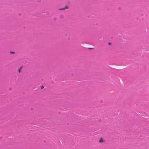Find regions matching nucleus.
Instances as JSON below:
<instances>
[{
	"instance_id": "nucleus-1",
	"label": "nucleus",
	"mask_w": 149,
	"mask_h": 149,
	"mask_svg": "<svg viewBox=\"0 0 149 149\" xmlns=\"http://www.w3.org/2000/svg\"><path fill=\"white\" fill-rule=\"evenodd\" d=\"M68 6H65L64 8H61L59 9L58 10H63L66 9H68Z\"/></svg>"
},
{
	"instance_id": "nucleus-2",
	"label": "nucleus",
	"mask_w": 149,
	"mask_h": 149,
	"mask_svg": "<svg viewBox=\"0 0 149 149\" xmlns=\"http://www.w3.org/2000/svg\"><path fill=\"white\" fill-rule=\"evenodd\" d=\"M104 141V140H103V139L102 138H100V140H99V142L100 143H102Z\"/></svg>"
},
{
	"instance_id": "nucleus-3",
	"label": "nucleus",
	"mask_w": 149,
	"mask_h": 149,
	"mask_svg": "<svg viewBox=\"0 0 149 149\" xmlns=\"http://www.w3.org/2000/svg\"><path fill=\"white\" fill-rule=\"evenodd\" d=\"M21 68H22L21 67V68H20L19 69V70H18V72H19V73L20 72H20V70H21Z\"/></svg>"
},
{
	"instance_id": "nucleus-4",
	"label": "nucleus",
	"mask_w": 149,
	"mask_h": 149,
	"mask_svg": "<svg viewBox=\"0 0 149 149\" xmlns=\"http://www.w3.org/2000/svg\"><path fill=\"white\" fill-rule=\"evenodd\" d=\"M10 53L11 54H14L15 53V52H10Z\"/></svg>"
},
{
	"instance_id": "nucleus-5",
	"label": "nucleus",
	"mask_w": 149,
	"mask_h": 149,
	"mask_svg": "<svg viewBox=\"0 0 149 149\" xmlns=\"http://www.w3.org/2000/svg\"><path fill=\"white\" fill-rule=\"evenodd\" d=\"M111 43L109 42V45H111Z\"/></svg>"
},
{
	"instance_id": "nucleus-6",
	"label": "nucleus",
	"mask_w": 149,
	"mask_h": 149,
	"mask_svg": "<svg viewBox=\"0 0 149 149\" xmlns=\"http://www.w3.org/2000/svg\"><path fill=\"white\" fill-rule=\"evenodd\" d=\"M43 88V86H42L41 87V88H42V89Z\"/></svg>"
}]
</instances>
